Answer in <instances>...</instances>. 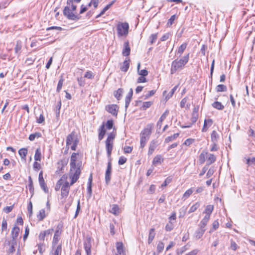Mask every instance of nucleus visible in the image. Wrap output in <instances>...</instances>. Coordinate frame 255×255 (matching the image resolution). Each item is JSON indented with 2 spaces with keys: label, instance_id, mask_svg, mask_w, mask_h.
<instances>
[{
  "label": "nucleus",
  "instance_id": "nucleus-16",
  "mask_svg": "<svg viewBox=\"0 0 255 255\" xmlns=\"http://www.w3.org/2000/svg\"><path fill=\"white\" fill-rule=\"evenodd\" d=\"M53 231V229H49L47 230H45L44 231L41 232L38 236V239L39 240L41 241H44L45 240V238L46 236H48L50 235L52 231Z\"/></svg>",
  "mask_w": 255,
  "mask_h": 255
},
{
  "label": "nucleus",
  "instance_id": "nucleus-44",
  "mask_svg": "<svg viewBox=\"0 0 255 255\" xmlns=\"http://www.w3.org/2000/svg\"><path fill=\"white\" fill-rule=\"evenodd\" d=\"M63 82H64V79L63 78V77L61 76L60 77V79H59V80L58 81V83L57 85V89H56L57 92H59L60 91V90H61Z\"/></svg>",
  "mask_w": 255,
  "mask_h": 255
},
{
  "label": "nucleus",
  "instance_id": "nucleus-45",
  "mask_svg": "<svg viewBox=\"0 0 255 255\" xmlns=\"http://www.w3.org/2000/svg\"><path fill=\"white\" fill-rule=\"evenodd\" d=\"M172 178L171 177L169 176L164 180L163 183L161 184V187L162 188L165 187L169 183L172 181Z\"/></svg>",
  "mask_w": 255,
  "mask_h": 255
},
{
  "label": "nucleus",
  "instance_id": "nucleus-59",
  "mask_svg": "<svg viewBox=\"0 0 255 255\" xmlns=\"http://www.w3.org/2000/svg\"><path fill=\"white\" fill-rule=\"evenodd\" d=\"M138 74L142 76H146L148 75V71L146 69H143L138 70L137 72Z\"/></svg>",
  "mask_w": 255,
  "mask_h": 255
},
{
  "label": "nucleus",
  "instance_id": "nucleus-62",
  "mask_svg": "<svg viewBox=\"0 0 255 255\" xmlns=\"http://www.w3.org/2000/svg\"><path fill=\"white\" fill-rule=\"evenodd\" d=\"M29 233V229L28 227H26L25 229L24 234L23 237L24 241H25L27 239V238L28 236Z\"/></svg>",
  "mask_w": 255,
  "mask_h": 255
},
{
  "label": "nucleus",
  "instance_id": "nucleus-42",
  "mask_svg": "<svg viewBox=\"0 0 255 255\" xmlns=\"http://www.w3.org/2000/svg\"><path fill=\"white\" fill-rule=\"evenodd\" d=\"M165 230L167 232H169L172 230L174 228V223L173 222L168 221V223H167L165 226Z\"/></svg>",
  "mask_w": 255,
  "mask_h": 255
},
{
  "label": "nucleus",
  "instance_id": "nucleus-7",
  "mask_svg": "<svg viewBox=\"0 0 255 255\" xmlns=\"http://www.w3.org/2000/svg\"><path fill=\"white\" fill-rule=\"evenodd\" d=\"M129 25L127 22H120L118 24L117 29L119 36H126L128 32Z\"/></svg>",
  "mask_w": 255,
  "mask_h": 255
},
{
  "label": "nucleus",
  "instance_id": "nucleus-25",
  "mask_svg": "<svg viewBox=\"0 0 255 255\" xmlns=\"http://www.w3.org/2000/svg\"><path fill=\"white\" fill-rule=\"evenodd\" d=\"M187 46V43L185 42L182 44L178 48L176 54L179 55V56H181V55L183 54L184 50L186 49V47Z\"/></svg>",
  "mask_w": 255,
  "mask_h": 255
},
{
  "label": "nucleus",
  "instance_id": "nucleus-43",
  "mask_svg": "<svg viewBox=\"0 0 255 255\" xmlns=\"http://www.w3.org/2000/svg\"><path fill=\"white\" fill-rule=\"evenodd\" d=\"M41 136V134L40 132H35L34 133L31 134L29 136V139L31 141H33L35 138H38Z\"/></svg>",
  "mask_w": 255,
  "mask_h": 255
},
{
  "label": "nucleus",
  "instance_id": "nucleus-5",
  "mask_svg": "<svg viewBox=\"0 0 255 255\" xmlns=\"http://www.w3.org/2000/svg\"><path fill=\"white\" fill-rule=\"evenodd\" d=\"M63 231V223L61 222L56 226L54 231V234L52 242V245L54 247L58 245L60 240L61 235Z\"/></svg>",
  "mask_w": 255,
  "mask_h": 255
},
{
  "label": "nucleus",
  "instance_id": "nucleus-34",
  "mask_svg": "<svg viewBox=\"0 0 255 255\" xmlns=\"http://www.w3.org/2000/svg\"><path fill=\"white\" fill-rule=\"evenodd\" d=\"M46 217L45 211L44 209H42L39 211L38 214L37 215V217L39 221H42Z\"/></svg>",
  "mask_w": 255,
  "mask_h": 255
},
{
  "label": "nucleus",
  "instance_id": "nucleus-60",
  "mask_svg": "<svg viewBox=\"0 0 255 255\" xmlns=\"http://www.w3.org/2000/svg\"><path fill=\"white\" fill-rule=\"evenodd\" d=\"M155 185L152 184L150 186L148 190V194H153L155 191Z\"/></svg>",
  "mask_w": 255,
  "mask_h": 255
},
{
  "label": "nucleus",
  "instance_id": "nucleus-36",
  "mask_svg": "<svg viewBox=\"0 0 255 255\" xmlns=\"http://www.w3.org/2000/svg\"><path fill=\"white\" fill-rule=\"evenodd\" d=\"M115 137V134L112 132L108 134L107 138L106 140L105 143H111L112 142Z\"/></svg>",
  "mask_w": 255,
  "mask_h": 255
},
{
  "label": "nucleus",
  "instance_id": "nucleus-50",
  "mask_svg": "<svg viewBox=\"0 0 255 255\" xmlns=\"http://www.w3.org/2000/svg\"><path fill=\"white\" fill-rule=\"evenodd\" d=\"M219 224L218 221H214L212 224V228L211 229L210 232H212L213 231L217 230L219 228Z\"/></svg>",
  "mask_w": 255,
  "mask_h": 255
},
{
  "label": "nucleus",
  "instance_id": "nucleus-21",
  "mask_svg": "<svg viewBox=\"0 0 255 255\" xmlns=\"http://www.w3.org/2000/svg\"><path fill=\"white\" fill-rule=\"evenodd\" d=\"M169 114V111L166 110L165 112L161 115L159 121L157 123V127L158 128H160L162 126V123L163 120L165 119L167 116Z\"/></svg>",
  "mask_w": 255,
  "mask_h": 255
},
{
  "label": "nucleus",
  "instance_id": "nucleus-29",
  "mask_svg": "<svg viewBox=\"0 0 255 255\" xmlns=\"http://www.w3.org/2000/svg\"><path fill=\"white\" fill-rule=\"evenodd\" d=\"M110 212L116 216L118 215L120 213V208L118 205L117 204L113 205L112 209L110 211Z\"/></svg>",
  "mask_w": 255,
  "mask_h": 255
},
{
  "label": "nucleus",
  "instance_id": "nucleus-19",
  "mask_svg": "<svg viewBox=\"0 0 255 255\" xmlns=\"http://www.w3.org/2000/svg\"><path fill=\"white\" fill-rule=\"evenodd\" d=\"M213 123V120L211 119H205L204 120V125L202 130V131L206 132L208 128L212 125Z\"/></svg>",
  "mask_w": 255,
  "mask_h": 255
},
{
  "label": "nucleus",
  "instance_id": "nucleus-15",
  "mask_svg": "<svg viewBox=\"0 0 255 255\" xmlns=\"http://www.w3.org/2000/svg\"><path fill=\"white\" fill-rule=\"evenodd\" d=\"M62 252V244H60L56 246H52V250L50 253V255H61Z\"/></svg>",
  "mask_w": 255,
  "mask_h": 255
},
{
  "label": "nucleus",
  "instance_id": "nucleus-38",
  "mask_svg": "<svg viewBox=\"0 0 255 255\" xmlns=\"http://www.w3.org/2000/svg\"><path fill=\"white\" fill-rule=\"evenodd\" d=\"M152 104L153 102L151 101L143 102L140 109L141 110H145L146 109L150 107Z\"/></svg>",
  "mask_w": 255,
  "mask_h": 255
},
{
  "label": "nucleus",
  "instance_id": "nucleus-4",
  "mask_svg": "<svg viewBox=\"0 0 255 255\" xmlns=\"http://www.w3.org/2000/svg\"><path fill=\"white\" fill-rule=\"evenodd\" d=\"M216 156L208 152L203 151L199 156V162L202 164L206 162V165H209L213 163L216 161Z\"/></svg>",
  "mask_w": 255,
  "mask_h": 255
},
{
  "label": "nucleus",
  "instance_id": "nucleus-57",
  "mask_svg": "<svg viewBox=\"0 0 255 255\" xmlns=\"http://www.w3.org/2000/svg\"><path fill=\"white\" fill-rule=\"evenodd\" d=\"M132 147L130 146H125L124 148V151L125 153H129L132 150Z\"/></svg>",
  "mask_w": 255,
  "mask_h": 255
},
{
  "label": "nucleus",
  "instance_id": "nucleus-47",
  "mask_svg": "<svg viewBox=\"0 0 255 255\" xmlns=\"http://www.w3.org/2000/svg\"><path fill=\"white\" fill-rule=\"evenodd\" d=\"M106 148H107L108 156L109 158H110L111 153H112V151L113 150V144H107Z\"/></svg>",
  "mask_w": 255,
  "mask_h": 255
},
{
  "label": "nucleus",
  "instance_id": "nucleus-13",
  "mask_svg": "<svg viewBox=\"0 0 255 255\" xmlns=\"http://www.w3.org/2000/svg\"><path fill=\"white\" fill-rule=\"evenodd\" d=\"M106 110L109 113L113 116H117L118 115V106L117 105H109L106 107Z\"/></svg>",
  "mask_w": 255,
  "mask_h": 255
},
{
  "label": "nucleus",
  "instance_id": "nucleus-61",
  "mask_svg": "<svg viewBox=\"0 0 255 255\" xmlns=\"http://www.w3.org/2000/svg\"><path fill=\"white\" fill-rule=\"evenodd\" d=\"M155 90H151L148 92V93L144 96V99H147L150 97L153 96L155 93Z\"/></svg>",
  "mask_w": 255,
  "mask_h": 255
},
{
  "label": "nucleus",
  "instance_id": "nucleus-37",
  "mask_svg": "<svg viewBox=\"0 0 255 255\" xmlns=\"http://www.w3.org/2000/svg\"><path fill=\"white\" fill-rule=\"evenodd\" d=\"M212 106L213 108L217 109V110H222L223 109V105L221 102L218 101H215L213 103H212Z\"/></svg>",
  "mask_w": 255,
  "mask_h": 255
},
{
  "label": "nucleus",
  "instance_id": "nucleus-8",
  "mask_svg": "<svg viewBox=\"0 0 255 255\" xmlns=\"http://www.w3.org/2000/svg\"><path fill=\"white\" fill-rule=\"evenodd\" d=\"M68 162V159L66 158L60 159L57 162L56 164V170L55 172V175L59 176L63 173L64 169L67 165Z\"/></svg>",
  "mask_w": 255,
  "mask_h": 255
},
{
  "label": "nucleus",
  "instance_id": "nucleus-58",
  "mask_svg": "<svg viewBox=\"0 0 255 255\" xmlns=\"http://www.w3.org/2000/svg\"><path fill=\"white\" fill-rule=\"evenodd\" d=\"M113 121L112 120H108L106 124V127L107 129H110L113 127Z\"/></svg>",
  "mask_w": 255,
  "mask_h": 255
},
{
  "label": "nucleus",
  "instance_id": "nucleus-55",
  "mask_svg": "<svg viewBox=\"0 0 255 255\" xmlns=\"http://www.w3.org/2000/svg\"><path fill=\"white\" fill-rule=\"evenodd\" d=\"M169 221L173 222L176 219V213L175 211L171 213V215L168 218Z\"/></svg>",
  "mask_w": 255,
  "mask_h": 255
},
{
  "label": "nucleus",
  "instance_id": "nucleus-1",
  "mask_svg": "<svg viewBox=\"0 0 255 255\" xmlns=\"http://www.w3.org/2000/svg\"><path fill=\"white\" fill-rule=\"evenodd\" d=\"M79 179H77L73 181L71 175L68 174H63L61 178L57 181L55 190L58 191L61 190L60 200L62 205H64L65 208L68 209L71 205L73 202V199L68 198L71 186L75 183Z\"/></svg>",
  "mask_w": 255,
  "mask_h": 255
},
{
  "label": "nucleus",
  "instance_id": "nucleus-51",
  "mask_svg": "<svg viewBox=\"0 0 255 255\" xmlns=\"http://www.w3.org/2000/svg\"><path fill=\"white\" fill-rule=\"evenodd\" d=\"M39 184H40L41 188L42 189V190L44 191V192L46 193H48V192H49L48 188L45 182L40 183Z\"/></svg>",
  "mask_w": 255,
  "mask_h": 255
},
{
  "label": "nucleus",
  "instance_id": "nucleus-63",
  "mask_svg": "<svg viewBox=\"0 0 255 255\" xmlns=\"http://www.w3.org/2000/svg\"><path fill=\"white\" fill-rule=\"evenodd\" d=\"M175 17H176L175 15H173L170 17V18L168 19V21L167 22L168 25L170 26L173 23L175 19Z\"/></svg>",
  "mask_w": 255,
  "mask_h": 255
},
{
  "label": "nucleus",
  "instance_id": "nucleus-32",
  "mask_svg": "<svg viewBox=\"0 0 255 255\" xmlns=\"http://www.w3.org/2000/svg\"><path fill=\"white\" fill-rule=\"evenodd\" d=\"M34 160L35 161H40L41 160V152L40 148H37L34 154Z\"/></svg>",
  "mask_w": 255,
  "mask_h": 255
},
{
  "label": "nucleus",
  "instance_id": "nucleus-40",
  "mask_svg": "<svg viewBox=\"0 0 255 255\" xmlns=\"http://www.w3.org/2000/svg\"><path fill=\"white\" fill-rule=\"evenodd\" d=\"M178 86L179 85H177L176 86H175L172 90L171 91L169 92V94H168L166 96H165V99L166 101H167L168 100H169L171 97H172V96H173V95L174 94V92H175V91L177 90V88L178 87Z\"/></svg>",
  "mask_w": 255,
  "mask_h": 255
},
{
  "label": "nucleus",
  "instance_id": "nucleus-54",
  "mask_svg": "<svg viewBox=\"0 0 255 255\" xmlns=\"http://www.w3.org/2000/svg\"><path fill=\"white\" fill-rule=\"evenodd\" d=\"M157 38V33L152 34L150 36V42L151 44H152L155 42Z\"/></svg>",
  "mask_w": 255,
  "mask_h": 255
},
{
  "label": "nucleus",
  "instance_id": "nucleus-56",
  "mask_svg": "<svg viewBox=\"0 0 255 255\" xmlns=\"http://www.w3.org/2000/svg\"><path fill=\"white\" fill-rule=\"evenodd\" d=\"M127 161V159L126 157L124 156H121L119 158L118 163L119 165H123L125 164Z\"/></svg>",
  "mask_w": 255,
  "mask_h": 255
},
{
  "label": "nucleus",
  "instance_id": "nucleus-10",
  "mask_svg": "<svg viewBox=\"0 0 255 255\" xmlns=\"http://www.w3.org/2000/svg\"><path fill=\"white\" fill-rule=\"evenodd\" d=\"M91 238L90 237H87L84 243V248L87 255H91Z\"/></svg>",
  "mask_w": 255,
  "mask_h": 255
},
{
  "label": "nucleus",
  "instance_id": "nucleus-17",
  "mask_svg": "<svg viewBox=\"0 0 255 255\" xmlns=\"http://www.w3.org/2000/svg\"><path fill=\"white\" fill-rule=\"evenodd\" d=\"M214 209L213 205H208L205 206V209L203 211V214H205V216H207L210 218L211 215L212 214Z\"/></svg>",
  "mask_w": 255,
  "mask_h": 255
},
{
  "label": "nucleus",
  "instance_id": "nucleus-22",
  "mask_svg": "<svg viewBox=\"0 0 255 255\" xmlns=\"http://www.w3.org/2000/svg\"><path fill=\"white\" fill-rule=\"evenodd\" d=\"M164 161V158L160 155H156L153 159L152 164L156 166L158 164L162 163Z\"/></svg>",
  "mask_w": 255,
  "mask_h": 255
},
{
  "label": "nucleus",
  "instance_id": "nucleus-9",
  "mask_svg": "<svg viewBox=\"0 0 255 255\" xmlns=\"http://www.w3.org/2000/svg\"><path fill=\"white\" fill-rule=\"evenodd\" d=\"M72 10L70 9L69 7L66 6L64 7L63 9V15L67 17V19L69 20H75L77 21L79 20L81 16L78 14H75L73 13Z\"/></svg>",
  "mask_w": 255,
  "mask_h": 255
},
{
  "label": "nucleus",
  "instance_id": "nucleus-26",
  "mask_svg": "<svg viewBox=\"0 0 255 255\" xmlns=\"http://www.w3.org/2000/svg\"><path fill=\"white\" fill-rule=\"evenodd\" d=\"M19 228L17 226H14L12 228L11 230V235L13 239L15 240L17 238L19 235Z\"/></svg>",
  "mask_w": 255,
  "mask_h": 255
},
{
  "label": "nucleus",
  "instance_id": "nucleus-48",
  "mask_svg": "<svg viewBox=\"0 0 255 255\" xmlns=\"http://www.w3.org/2000/svg\"><path fill=\"white\" fill-rule=\"evenodd\" d=\"M178 135H179V133H174L173 135L170 136H168L167 137H166L165 138V141L166 142L172 141L173 139H174L175 138H176Z\"/></svg>",
  "mask_w": 255,
  "mask_h": 255
},
{
  "label": "nucleus",
  "instance_id": "nucleus-33",
  "mask_svg": "<svg viewBox=\"0 0 255 255\" xmlns=\"http://www.w3.org/2000/svg\"><path fill=\"white\" fill-rule=\"evenodd\" d=\"M22 48V42L20 40H18L16 42V46L14 48V51L15 53L19 54L20 51Z\"/></svg>",
  "mask_w": 255,
  "mask_h": 255
},
{
  "label": "nucleus",
  "instance_id": "nucleus-3",
  "mask_svg": "<svg viewBox=\"0 0 255 255\" xmlns=\"http://www.w3.org/2000/svg\"><path fill=\"white\" fill-rule=\"evenodd\" d=\"M189 59V53L184 56L180 59H176L171 63L170 72L171 74L175 73L178 70L182 69L188 63Z\"/></svg>",
  "mask_w": 255,
  "mask_h": 255
},
{
  "label": "nucleus",
  "instance_id": "nucleus-64",
  "mask_svg": "<svg viewBox=\"0 0 255 255\" xmlns=\"http://www.w3.org/2000/svg\"><path fill=\"white\" fill-rule=\"evenodd\" d=\"M199 251L198 249H194L191 252L186 254L185 255H197Z\"/></svg>",
  "mask_w": 255,
  "mask_h": 255
},
{
  "label": "nucleus",
  "instance_id": "nucleus-2",
  "mask_svg": "<svg viewBox=\"0 0 255 255\" xmlns=\"http://www.w3.org/2000/svg\"><path fill=\"white\" fill-rule=\"evenodd\" d=\"M83 155L80 152H73L70 157V169L69 174L71 175L73 181L79 179L81 173L82 158Z\"/></svg>",
  "mask_w": 255,
  "mask_h": 255
},
{
  "label": "nucleus",
  "instance_id": "nucleus-24",
  "mask_svg": "<svg viewBox=\"0 0 255 255\" xmlns=\"http://www.w3.org/2000/svg\"><path fill=\"white\" fill-rule=\"evenodd\" d=\"M155 236V229L151 228L150 229L149 232V235L148 237V243L150 244L154 239Z\"/></svg>",
  "mask_w": 255,
  "mask_h": 255
},
{
  "label": "nucleus",
  "instance_id": "nucleus-41",
  "mask_svg": "<svg viewBox=\"0 0 255 255\" xmlns=\"http://www.w3.org/2000/svg\"><path fill=\"white\" fill-rule=\"evenodd\" d=\"M193 188H190L186 190L185 193L183 195V198L184 199H187L190 196V195L193 193Z\"/></svg>",
  "mask_w": 255,
  "mask_h": 255
},
{
  "label": "nucleus",
  "instance_id": "nucleus-46",
  "mask_svg": "<svg viewBox=\"0 0 255 255\" xmlns=\"http://www.w3.org/2000/svg\"><path fill=\"white\" fill-rule=\"evenodd\" d=\"M164 245L162 242H159L157 246V251L158 253H161L164 249Z\"/></svg>",
  "mask_w": 255,
  "mask_h": 255
},
{
  "label": "nucleus",
  "instance_id": "nucleus-52",
  "mask_svg": "<svg viewBox=\"0 0 255 255\" xmlns=\"http://www.w3.org/2000/svg\"><path fill=\"white\" fill-rule=\"evenodd\" d=\"M14 205H12L10 206H6L3 209V211L5 213H9L10 212L12 209H13Z\"/></svg>",
  "mask_w": 255,
  "mask_h": 255
},
{
  "label": "nucleus",
  "instance_id": "nucleus-14",
  "mask_svg": "<svg viewBox=\"0 0 255 255\" xmlns=\"http://www.w3.org/2000/svg\"><path fill=\"white\" fill-rule=\"evenodd\" d=\"M116 247L118 255H125V251L124 249V244L122 242H117Z\"/></svg>",
  "mask_w": 255,
  "mask_h": 255
},
{
  "label": "nucleus",
  "instance_id": "nucleus-27",
  "mask_svg": "<svg viewBox=\"0 0 255 255\" xmlns=\"http://www.w3.org/2000/svg\"><path fill=\"white\" fill-rule=\"evenodd\" d=\"M123 93L124 89L122 88H119L114 92V95L118 100H120L122 98Z\"/></svg>",
  "mask_w": 255,
  "mask_h": 255
},
{
  "label": "nucleus",
  "instance_id": "nucleus-28",
  "mask_svg": "<svg viewBox=\"0 0 255 255\" xmlns=\"http://www.w3.org/2000/svg\"><path fill=\"white\" fill-rule=\"evenodd\" d=\"M99 131V140H101L103 138L106 133V129L105 128V125L104 124L100 127Z\"/></svg>",
  "mask_w": 255,
  "mask_h": 255
},
{
  "label": "nucleus",
  "instance_id": "nucleus-35",
  "mask_svg": "<svg viewBox=\"0 0 255 255\" xmlns=\"http://www.w3.org/2000/svg\"><path fill=\"white\" fill-rule=\"evenodd\" d=\"M200 207V203L199 202H196L195 204H194L189 209L188 211L189 213H191L193 212H195Z\"/></svg>",
  "mask_w": 255,
  "mask_h": 255
},
{
  "label": "nucleus",
  "instance_id": "nucleus-12",
  "mask_svg": "<svg viewBox=\"0 0 255 255\" xmlns=\"http://www.w3.org/2000/svg\"><path fill=\"white\" fill-rule=\"evenodd\" d=\"M111 173L112 163L110 159L108 163L107 167L105 173V180L107 183H109L111 180Z\"/></svg>",
  "mask_w": 255,
  "mask_h": 255
},
{
  "label": "nucleus",
  "instance_id": "nucleus-49",
  "mask_svg": "<svg viewBox=\"0 0 255 255\" xmlns=\"http://www.w3.org/2000/svg\"><path fill=\"white\" fill-rule=\"evenodd\" d=\"M33 167L34 170L38 171L40 169L41 167L40 164L37 161H35L33 163Z\"/></svg>",
  "mask_w": 255,
  "mask_h": 255
},
{
  "label": "nucleus",
  "instance_id": "nucleus-20",
  "mask_svg": "<svg viewBox=\"0 0 255 255\" xmlns=\"http://www.w3.org/2000/svg\"><path fill=\"white\" fill-rule=\"evenodd\" d=\"M130 48L128 41L124 43V48L123 50L122 54L125 56H128L130 54Z\"/></svg>",
  "mask_w": 255,
  "mask_h": 255
},
{
  "label": "nucleus",
  "instance_id": "nucleus-39",
  "mask_svg": "<svg viewBox=\"0 0 255 255\" xmlns=\"http://www.w3.org/2000/svg\"><path fill=\"white\" fill-rule=\"evenodd\" d=\"M205 233V231L203 230H201L200 229H199L195 233V238L196 239H200L203 235V234Z\"/></svg>",
  "mask_w": 255,
  "mask_h": 255
},
{
  "label": "nucleus",
  "instance_id": "nucleus-11",
  "mask_svg": "<svg viewBox=\"0 0 255 255\" xmlns=\"http://www.w3.org/2000/svg\"><path fill=\"white\" fill-rule=\"evenodd\" d=\"M78 142V136L75 131H72L67 137L66 143H77Z\"/></svg>",
  "mask_w": 255,
  "mask_h": 255
},
{
  "label": "nucleus",
  "instance_id": "nucleus-23",
  "mask_svg": "<svg viewBox=\"0 0 255 255\" xmlns=\"http://www.w3.org/2000/svg\"><path fill=\"white\" fill-rule=\"evenodd\" d=\"M129 63H130L129 59L125 60L123 62V64L120 68L121 70L123 72H127L129 68Z\"/></svg>",
  "mask_w": 255,
  "mask_h": 255
},
{
  "label": "nucleus",
  "instance_id": "nucleus-18",
  "mask_svg": "<svg viewBox=\"0 0 255 255\" xmlns=\"http://www.w3.org/2000/svg\"><path fill=\"white\" fill-rule=\"evenodd\" d=\"M133 95V90L132 88H130L129 89V91L127 95L126 99H125V108L127 109L130 102L131 99L132 98V96Z\"/></svg>",
  "mask_w": 255,
  "mask_h": 255
},
{
  "label": "nucleus",
  "instance_id": "nucleus-30",
  "mask_svg": "<svg viewBox=\"0 0 255 255\" xmlns=\"http://www.w3.org/2000/svg\"><path fill=\"white\" fill-rule=\"evenodd\" d=\"M18 153L21 158L24 160H26V156L27 154V149L25 148H22L18 151Z\"/></svg>",
  "mask_w": 255,
  "mask_h": 255
},
{
  "label": "nucleus",
  "instance_id": "nucleus-31",
  "mask_svg": "<svg viewBox=\"0 0 255 255\" xmlns=\"http://www.w3.org/2000/svg\"><path fill=\"white\" fill-rule=\"evenodd\" d=\"M211 139L214 143L217 142L219 138V134L215 130H213L211 135Z\"/></svg>",
  "mask_w": 255,
  "mask_h": 255
},
{
  "label": "nucleus",
  "instance_id": "nucleus-6",
  "mask_svg": "<svg viewBox=\"0 0 255 255\" xmlns=\"http://www.w3.org/2000/svg\"><path fill=\"white\" fill-rule=\"evenodd\" d=\"M152 128V124H148L140 133V143H145L149 138Z\"/></svg>",
  "mask_w": 255,
  "mask_h": 255
},
{
  "label": "nucleus",
  "instance_id": "nucleus-53",
  "mask_svg": "<svg viewBox=\"0 0 255 255\" xmlns=\"http://www.w3.org/2000/svg\"><path fill=\"white\" fill-rule=\"evenodd\" d=\"M7 228V223L5 219H3L1 224V231H5Z\"/></svg>",
  "mask_w": 255,
  "mask_h": 255
}]
</instances>
